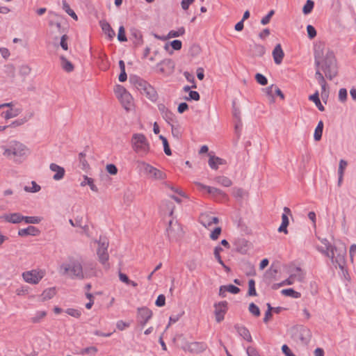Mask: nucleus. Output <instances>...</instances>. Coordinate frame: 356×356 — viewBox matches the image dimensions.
<instances>
[{
    "label": "nucleus",
    "mask_w": 356,
    "mask_h": 356,
    "mask_svg": "<svg viewBox=\"0 0 356 356\" xmlns=\"http://www.w3.org/2000/svg\"><path fill=\"white\" fill-rule=\"evenodd\" d=\"M321 67L328 79L332 80L336 76L337 74V60L332 51H328L326 53Z\"/></svg>",
    "instance_id": "obj_3"
},
{
    "label": "nucleus",
    "mask_w": 356,
    "mask_h": 356,
    "mask_svg": "<svg viewBox=\"0 0 356 356\" xmlns=\"http://www.w3.org/2000/svg\"><path fill=\"white\" fill-rule=\"evenodd\" d=\"M282 350L283 352V353L286 355V356H296L291 350V349L289 348V346L286 344H284L282 346Z\"/></svg>",
    "instance_id": "obj_64"
},
{
    "label": "nucleus",
    "mask_w": 356,
    "mask_h": 356,
    "mask_svg": "<svg viewBox=\"0 0 356 356\" xmlns=\"http://www.w3.org/2000/svg\"><path fill=\"white\" fill-rule=\"evenodd\" d=\"M348 92L346 88H341L339 91V100L344 102L347 99Z\"/></svg>",
    "instance_id": "obj_53"
},
{
    "label": "nucleus",
    "mask_w": 356,
    "mask_h": 356,
    "mask_svg": "<svg viewBox=\"0 0 356 356\" xmlns=\"http://www.w3.org/2000/svg\"><path fill=\"white\" fill-rule=\"evenodd\" d=\"M184 348L191 353H198L205 350L206 345L202 342L195 341L188 343Z\"/></svg>",
    "instance_id": "obj_18"
},
{
    "label": "nucleus",
    "mask_w": 356,
    "mask_h": 356,
    "mask_svg": "<svg viewBox=\"0 0 356 356\" xmlns=\"http://www.w3.org/2000/svg\"><path fill=\"white\" fill-rule=\"evenodd\" d=\"M131 36L134 39V43L136 45H140L143 42V36L140 31L136 28L130 29Z\"/></svg>",
    "instance_id": "obj_23"
},
{
    "label": "nucleus",
    "mask_w": 356,
    "mask_h": 356,
    "mask_svg": "<svg viewBox=\"0 0 356 356\" xmlns=\"http://www.w3.org/2000/svg\"><path fill=\"white\" fill-rule=\"evenodd\" d=\"M42 218L40 216H23V220L26 224H39L42 221Z\"/></svg>",
    "instance_id": "obj_38"
},
{
    "label": "nucleus",
    "mask_w": 356,
    "mask_h": 356,
    "mask_svg": "<svg viewBox=\"0 0 356 356\" xmlns=\"http://www.w3.org/2000/svg\"><path fill=\"white\" fill-rule=\"evenodd\" d=\"M63 275H68L72 279L84 280L95 275V264L83 262L81 258H70L69 263L60 265Z\"/></svg>",
    "instance_id": "obj_1"
},
{
    "label": "nucleus",
    "mask_w": 356,
    "mask_h": 356,
    "mask_svg": "<svg viewBox=\"0 0 356 356\" xmlns=\"http://www.w3.org/2000/svg\"><path fill=\"white\" fill-rule=\"evenodd\" d=\"M170 45L174 50H179L181 49L182 42L179 40H174L170 42Z\"/></svg>",
    "instance_id": "obj_60"
},
{
    "label": "nucleus",
    "mask_w": 356,
    "mask_h": 356,
    "mask_svg": "<svg viewBox=\"0 0 356 356\" xmlns=\"http://www.w3.org/2000/svg\"><path fill=\"white\" fill-rule=\"evenodd\" d=\"M84 181L81 183V186H84L86 184L90 186V189L92 191L97 192L98 191L97 186L93 183V179L88 176L85 175L83 177Z\"/></svg>",
    "instance_id": "obj_34"
},
{
    "label": "nucleus",
    "mask_w": 356,
    "mask_h": 356,
    "mask_svg": "<svg viewBox=\"0 0 356 356\" xmlns=\"http://www.w3.org/2000/svg\"><path fill=\"white\" fill-rule=\"evenodd\" d=\"M31 68L27 65H22L19 68V74L24 76L29 75L31 72Z\"/></svg>",
    "instance_id": "obj_56"
},
{
    "label": "nucleus",
    "mask_w": 356,
    "mask_h": 356,
    "mask_svg": "<svg viewBox=\"0 0 356 356\" xmlns=\"http://www.w3.org/2000/svg\"><path fill=\"white\" fill-rule=\"evenodd\" d=\"M140 163L143 166L145 172L149 175L150 178L157 180H163L165 178V174L159 169L144 161Z\"/></svg>",
    "instance_id": "obj_9"
},
{
    "label": "nucleus",
    "mask_w": 356,
    "mask_h": 356,
    "mask_svg": "<svg viewBox=\"0 0 356 356\" xmlns=\"http://www.w3.org/2000/svg\"><path fill=\"white\" fill-rule=\"evenodd\" d=\"M321 58V51L319 50H315L314 51V62L315 65L317 67V70L315 73V78L318 81V83H323L325 82V79L323 75V74L320 72L319 67L321 65L320 59Z\"/></svg>",
    "instance_id": "obj_14"
},
{
    "label": "nucleus",
    "mask_w": 356,
    "mask_h": 356,
    "mask_svg": "<svg viewBox=\"0 0 356 356\" xmlns=\"http://www.w3.org/2000/svg\"><path fill=\"white\" fill-rule=\"evenodd\" d=\"M249 311L250 312L255 316H260V309L257 305H256L254 302H251L249 305Z\"/></svg>",
    "instance_id": "obj_48"
},
{
    "label": "nucleus",
    "mask_w": 356,
    "mask_h": 356,
    "mask_svg": "<svg viewBox=\"0 0 356 356\" xmlns=\"http://www.w3.org/2000/svg\"><path fill=\"white\" fill-rule=\"evenodd\" d=\"M171 64H172V60L170 59L163 60L162 61L156 65L158 72H160L161 74L165 73V70L164 67H162V65H171Z\"/></svg>",
    "instance_id": "obj_45"
},
{
    "label": "nucleus",
    "mask_w": 356,
    "mask_h": 356,
    "mask_svg": "<svg viewBox=\"0 0 356 356\" xmlns=\"http://www.w3.org/2000/svg\"><path fill=\"white\" fill-rule=\"evenodd\" d=\"M49 168L51 171L56 172L53 176V179L54 180L58 181L63 178L65 175V169L63 167L56 163H51Z\"/></svg>",
    "instance_id": "obj_19"
},
{
    "label": "nucleus",
    "mask_w": 356,
    "mask_h": 356,
    "mask_svg": "<svg viewBox=\"0 0 356 356\" xmlns=\"http://www.w3.org/2000/svg\"><path fill=\"white\" fill-rule=\"evenodd\" d=\"M95 243L98 244L97 254L99 260L102 264H105L109 258L108 253V240L106 237L100 236L99 240H96Z\"/></svg>",
    "instance_id": "obj_7"
},
{
    "label": "nucleus",
    "mask_w": 356,
    "mask_h": 356,
    "mask_svg": "<svg viewBox=\"0 0 356 356\" xmlns=\"http://www.w3.org/2000/svg\"><path fill=\"white\" fill-rule=\"evenodd\" d=\"M118 40L120 42H126L127 40L125 35V29L123 26H120L118 30Z\"/></svg>",
    "instance_id": "obj_49"
},
{
    "label": "nucleus",
    "mask_w": 356,
    "mask_h": 356,
    "mask_svg": "<svg viewBox=\"0 0 356 356\" xmlns=\"http://www.w3.org/2000/svg\"><path fill=\"white\" fill-rule=\"evenodd\" d=\"M85 157H86L85 153H83V152L79 153V159L80 164L81 165V168L83 170H86V168H88L89 167V165H88Z\"/></svg>",
    "instance_id": "obj_50"
},
{
    "label": "nucleus",
    "mask_w": 356,
    "mask_h": 356,
    "mask_svg": "<svg viewBox=\"0 0 356 356\" xmlns=\"http://www.w3.org/2000/svg\"><path fill=\"white\" fill-rule=\"evenodd\" d=\"M284 54L282 49L281 44H277L273 51V57L274 59V62L279 65L282 62Z\"/></svg>",
    "instance_id": "obj_20"
},
{
    "label": "nucleus",
    "mask_w": 356,
    "mask_h": 356,
    "mask_svg": "<svg viewBox=\"0 0 356 356\" xmlns=\"http://www.w3.org/2000/svg\"><path fill=\"white\" fill-rule=\"evenodd\" d=\"M168 237L171 241H177L183 236V230L181 225L177 221L170 220L166 229Z\"/></svg>",
    "instance_id": "obj_8"
},
{
    "label": "nucleus",
    "mask_w": 356,
    "mask_h": 356,
    "mask_svg": "<svg viewBox=\"0 0 356 356\" xmlns=\"http://www.w3.org/2000/svg\"><path fill=\"white\" fill-rule=\"evenodd\" d=\"M143 94L152 102H155L158 99V94L155 88L151 85L146 88V90H145Z\"/></svg>",
    "instance_id": "obj_22"
},
{
    "label": "nucleus",
    "mask_w": 356,
    "mask_h": 356,
    "mask_svg": "<svg viewBox=\"0 0 356 356\" xmlns=\"http://www.w3.org/2000/svg\"><path fill=\"white\" fill-rule=\"evenodd\" d=\"M43 277L44 273L42 272L37 271L35 270L26 271L22 273V277L24 280L26 282L32 284H36L39 283Z\"/></svg>",
    "instance_id": "obj_10"
},
{
    "label": "nucleus",
    "mask_w": 356,
    "mask_h": 356,
    "mask_svg": "<svg viewBox=\"0 0 356 356\" xmlns=\"http://www.w3.org/2000/svg\"><path fill=\"white\" fill-rule=\"evenodd\" d=\"M200 98V94L195 90H191L188 93V97L186 99L187 100H195L198 101Z\"/></svg>",
    "instance_id": "obj_54"
},
{
    "label": "nucleus",
    "mask_w": 356,
    "mask_h": 356,
    "mask_svg": "<svg viewBox=\"0 0 356 356\" xmlns=\"http://www.w3.org/2000/svg\"><path fill=\"white\" fill-rule=\"evenodd\" d=\"M131 142L134 151L140 156H143L149 152V143L143 134H134Z\"/></svg>",
    "instance_id": "obj_4"
},
{
    "label": "nucleus",
    "mask_w": 356,
    "mask_h": 356,
    "mask_svg": "<svg viewBox=\"0 0 356 356\" xmlns=\"http://www.w3.org/2000/svg\"><path fill=\"white\" fill-rule=\"evenodd\" d=\"M19 114L17 111H13V109L8 110L5 112L4 118L6 119H10L16 117Z\"/></svg>",
    "instance_id": "obj_62"
},
{
    "label": "nucleus",
    "mask_w": 356,
    "mask_h": 356,
    "mask_svg": "<svg viewBox=\"0 0 356 356\" xmlns=\"http://www.w3.org/2000/svg\"><path fill=\"white\" fill-rule=\"evenodd\" d=\"M162 117L170 126L173 125L177 122L175 114L170 111L163 115Z\"/></svg>",
    "instance_id": "obj_36"
},
{
    "label": "nucleus",
    "mask_w": 356,
    "mask_h": 356,
    "mask_svg": "<svg viewBox=\"0 0 356 356\" xmlns=\"http://www.w3.org/2000/svg\"><path fill=\"white\" fill-rule=\"evenodd\" d=\"M165 297L164 295L160 294L156 300L155 305L157 307H163L165 305Z\"/></svg>",
    "instance_id": "obj_59"
},
{
    "label": "nucleus",
    "mask_w": 356,
    "mask_h": 356,
    "mask_svg": "<svg viewBox=\"0 0 356 356\" xmlns=\"http://www.w3.org/2000/svg\"><path fill=\"white\" fill-rule=\"evenodd\" d=\"M119 67L120 69V74L119 75L118 79L120 82H124L127 79V75L125 71V64L122 60L119 61Z\"/></svg>",
    "instance_id": "obj_33"
},
{
    "label": "nucleus",
    "mask_w": 356,
    "mask_h": 356,
    "mask_svg": "<svg viewBox=\"0 0 356 356\" xmlns=\"http://www.w3.org/2000/svg\"><path fill=\"white\" fill-rule=\"evenodd\" d=\"M185 33V29L184 26L179 27L177 30H171L168 32V38H177L183 35Z\"/></svg>",
    "instance_id": "obj_37"
},
{
    "label": "nucleus",
    "mask_w": 356,
    "mask_h": 356,
    "mask_svg": "<svg viewBox=\"0 0 356 356\" xmlns=\"http://www.w3.org/2000/svg\"><path fill=\"white\" fill-rule=\"evenodd\" d=\"M224 160L215 156H210L209 159V165L211 169L217 170L219 165H222Z\"/></svg>",
    "instance_id": "obj_24"
},
{
    "label": "nucleus",
    "mask_w": 356,
    "mask_h": 356,
    "mask_svg": "<svg viewBox=\"0 0 356 356\" xmlns=\"http://www.w3.org/2000/svg\"><path fill=\"white\" fill-rule=\"evenodd\" d=\"M61 60V67L62 68L67 72H70L73 71L74 66L72 63L69 61L65 56H60Z\"/></svg>",
    "instance_id": "obj_30"
},
{
    "label": "nucleus",
    "mask_w": 356,
    "mask_h": 356,
    "mask_svg": "<svg viewBox=\"0 0 356 356\" xmlns=\"http://www.w3.org/2000/svg\"><path fill=\"white\" fill-rule=\"evenodd\" d=\"M281 293L286 296L291 297L293 298H300L301 297V293L295 291L292 288L283 289L282 290Z\"/></svg>",
    "instance_id": "obj_31"
},
{
    "label": "nucleus",
    "mask_w": 356,
    "mask_h": 356,
    "mask_svg": "<svg viewBox=\"0 0 356 356\" xmlns=\"http://www.w3.org/2000/svg\"><path fill=\"white\" fill-rule=\"evenodd\" d=\"M47 315L45 311H38L35 312L34 316L31 317V321L33 323H38Z\"/></svg>",
    "instance_id": "obj_40"
},
{
    "label": "nucleus",
    "mask_w": 356,
    "mask_h": 356,
    "mask_svg": "<svg viewBox=\"0 0 356 356\" xmlns=\"http://www.w3.org/2000/svg\"><path fill=\"white\" fill-rule=\"evenodd\" d=\"M227 291L232 294H237L240 291V289L233 284L221 286L219 289V295H222V291Z\"/></svg>",
    "instance_id": "obj_28"
},
{
    "label": "nucleus",
    "mask_w": 356,
    "mask_h": 356,
    "mask_svg": "<svg viewBox=\"0 0 356 356\" xmlns=\"http://www.w3.org/2000/svg\"><path fill=\"white\" fill-rule=\"evenodd\" d=\"M255 79H256L257 82L261 86H266L268 84L267 78L262 74L257 73L255 74Z\"/></svg>",
    "instance_id": "obj_46"
},
{
    "label": "nucleus",
    "mask_w": 356,
    "mask_h": 356,
    "mask_svg": "<svg viewBox=\"0 0 356 356\" xmlns=\"http://www.w3.org/2000/svg\"><path fill=\"white\" fill-rule=\"evenodd\" d=\"M119 99H120L124 108L126 110H129L132 101V97L131 94L127 92L124 95H122V97H119Z\"/></svg>",
    "instance_id": "obj_27"
},
{
    "label": "nucleus",
    "mask_w": 356,
    "mask_h": 356,
    "mask_svg": "<svg viewBox=\"0 0 356 356\" xmlns=\"http://www.w3.org/2000/svg\"><path fill=\"white\" fill-rule=\"evenodd\" d=\"M99 26H101L102 31L107 35L108 39L109 40H112L115 35V33L110 24L105 20H101L99 22Z\"/></svg>",
    "instance_id": "obj_17"
},
{
    "label": "nucleus",
    "mask_w": 356,
    "mask_h": 356,
    "mask_svg": "<svg viewBox=\"0 0 356 356\" xmlns=\"http://www.w3.org/2000/svg\"><path fill=\"white\" fill-rule=\"evenodd\" d=\"M152 316V312L146 307L138 308L137 321L140 325L143 327Z\"/></svg>",
    "instance_id": "obj_11"
},
{
    "label": "nucleus",
    "mask_w": 356,
    "mask_h": 356,
    "mask_svg": "<svg viewBox=\"0 0 356 356\" xmlns=\"http://www.w3.org/2000/svg\"><path fill=\"white\" fill-rule=\"evenodd\" d=\"M221 233V228L220 227H216L210 234V238L212 240H216Z\"/></svg>",
    "instance_id": "obj_61"
},
{
    "label": "nucleus",
    "mask_w": 356,
    "mask_h": 356,
    "mask_svg": "<svg viewBox=\"0 0 356 356\" xmlns=\"http://www.w3.org/2000/svg\"><path fill=\"white\" fill-rule=\"evenodd\" d=\"M55 294H56V291H55L54 288L47 289L42 293V300H49V299L52 298L55 296Z\"/></svg>",
    "instance_id": "obj_39"
},
{
    "label": "nucleus",
    "mask_w": 356,
    "mask_h": 356,
    "mask_svg": "<svg viewBox=\"0 0 356 356\" xmlns=\"http://www.w3.org/2000/svg\"><path fill=\"white\" fill-rule=\"evenodd\" d=\"M195 184L197 186L198 189L201 191H207L209 194L211 195L213 197L224 198L226 194L220 189L204 185L200 182H196Z\"/></svg>",
    "instance_id": "obj_12"
},
{
    "label": "nucleus",
    "mask_w": 356,
    "mask_h": 356,
    "mask_svg": "<svg viewBox=\"0 0 356 356\" xmlns=\"http://www.w3.org/2000/svg\"><path fill=\"white\" fill-rule=\"evenodd\" d=\"M216 181L219 184L225 186V187H229L232 184V180L225 176H218L216 178Z\"/></svg>",
    "instance_id": "obj_35"
},
{
    "label": "nucleus",
    "mask_w": 356,
    "mask_h": 356,
    "mask_svg": "<svg viewBox=\"0 0 356 356\" xmlns=\"http://www.w3.org/2000/svg\"><path fill=\"white\" fill-rule=\"evenodd\" d=\"M348 163L343 160L341 159L339 161V168H338V175H343L344 170L346 167L347 166Z\"/></svg>",
    "instance_id": "obj_55"
},
{
    "label": "nucleus",
    "mask_w": 356,
    "mask_h": 356,
    "mask_svg": "<svg viewBox=\"0 0 356 356\" xmlns=\"http://www.w3.org/2000/svg\"><path fill=\"white\" fill-rule=\"evenodd\" d=\"M170 127L173 136L177 138H179L181 136V131L179 126H175V124H173Z\"/></svg>",
    "instance_id": "obj_63"
},
{
    "label": "nucleus",
    "mask_w": 356,
    "mask_h": 356,
    "mask_svg": "<svg viewBox=\"0 0 356 356\" xmlns=\"http://www.w3.org/2000/svg\"><path fill=\"white\" fill-rule=\"evenodd\" d=\"M159 138L162 140L165 154L168 156H170L172 154V152L167 138L162 135L159 136Z\"/></svg>",
    "instance_id": "obj_43"
},
{
    "label": "nucleus",
    "mask_w": 356,
    "mask_h": 356,
    "mask_svg": "<svg viewBox=\"0 0 356 356\" xmlns=\"http://www.w3.org/2000/svg\"><path fill=\"white\" fill-rule=\"evenodd\" d=\"M305 278V275L300 267H296L293 273L291 274V279L302 282Z\"/></svg>",
    "instance_id": "obj_25"
},
{
    "label": "nucleus",
    "mask_w": 356,
    "mask_h": 356,
    "mask_svg": "<svg viewBox=\"0 0 356 356\" xmlns=\"http://www.w3.org/2000/svg\"><path fill=\"white\" fill-rule=\"evenodd\" d=\"M309 99L312 101L315 104V105L316 106L319 111H323L325 110V108L321 104V102L319 99V95L318 91H316L313 95H310L309 97Z\"/></svg>",
    "instance_id": "obj_26"
},
{
    "label": "nucleus",
    "mask_w": 356,
    "mask_h": 356,
    "mask_svg": "<svg viewBox=\"0 0 356 356\" xmlns=\"http://www.w3.org/2000/svg\"><path fill=\"white\" fill-rule=\"evenodd\" d=\"M237 333L248 342H251L252 341V336L250 334V331L245 327L242 325H236L234 326Z\"/></svg>",
    "instance_id": "obj_21"
},
{
    "label": "nucleus",
    "mask_w": 356,
    "mask_h": 356,
    "mask_svg": "<svg viewBox=\"0 0 356 356\" xmlns=\"http://www.w3.org/2000/svg\"><path fill=\"white\" fill-rule=\"evenodd\" d=\"M323 130V121H319L314 134V138L316 141H318L321 139L322 134Z\"/></svg>",
    "instance_id": "obj_32"
},
{
    "label": "nucleus",
    "mask_w": 356,
    "mask_h": 356,
    "mask_svg": "<svg viewBox=\"0 0 356 356\" xmlns=\"http://www.w3.org/2000/svg\"><path fill=\"white\" fill-rule=\"evenodd\" d=\"M7 222L18 224L23 221V216L20 213H6L0 217Z\"/></svg>",
    "instance_id": "obj_15"
},
{
    "label": "nucleus",
    "mask_w": 356,
    "mask_h": 356,
    "mask_svg": "<svg viewBox=\"0 0 356 356\" xmlns=\"http://www.w3.org/2000/svg\"><path fill=\"white\" fill-rule=\"evenodd\" d=\"M273 15H274V10H271L266 16H264L261 19V24L262 25H266V24H268L270 20V18L272 17V16Z\"/></svg>",
    "instance_id": "obj_57"
},
{
    "label": "nucleus",
    "mask_w": 356,
    "mask_h": 356,
    "mask_svg": "<svg viewBox=\"0 0 356 356\" xmlns=\"http://www.w3.org/2000/svg\"><path fill=\"white\" fill-rule=\"evenodd\" d=\"M248 295L250 296H256L257 295L255 289V282L251 279L248 281Z\"/></svg>",
    "instance_id": "obj_44"
},
{
    "label": "nucleus",
    "mask_w": 356,
    "mask_h": 356,
    "mask_svg": "<svg viewBox=\"0 0 356 356\" xmlns=\"http://www.w3.org/2000/svg\"><path fill=\"white\" fill-rule=\"evenodd\" d=\"M311 337L310 330L304 325H299L293 330L292 338L297 343L306 345L309 342Z\"/></svg>",
    "instance_id": "obj_6"
},
{
    "label": "nucleus",
    "mask_w": 356,
    "mask_h": 356,
    "mask_svg": "<svg viewBox=\"0 0 356 356\" xmlns=\"http://www.w3.org/2000/svg\"><path fill=\"white\" fill-rule=\"evenodd\" d=\"M31 187L26 186H24V191L29 193H37L40 191L41 187L35 181H31Z\"/></svg>",
    "instance_id": "obj_41"
},
{
    "label": "nucleus",
    "mask_w": 356,
    "mask_h": 356,
    "mask_svg": "<svg viewBox=\"0 0 356 356\" xmlns=\"http://www.w3.org/2000/svg\"><path fill=\"white\" fill-rule=\"evenodd\" d=\"M149 83H148L146 81L138 78L135 82V86L136 88L143 94L146 88L149 86Z\"/></svg>",
    "instance_id": "obj_29"
},
{
    "label": "nucleus",
    "mask_w": 356,
    "mask_h": 356,
    "mask_svg": "<svg viewBox=\"0 0 356 356\" xmlns=\"http://www.w3.org/2000/svg\"><path fill=\"white\" fill-rule=\"evenodd\" d=\"M4 152L3 154L8 158H13L16 163L22 162L29 153L28 147L23 143L11 140L7 147L3 146Z\"/></svg>",
    "instance_id": "obj_2"
},
{
    "label": "nucleus",
    "mask_w": 356,
    "mask_h": 356,
    "mask_svg": "<svg viewBox=\"0 0 356 356\" xmlns=\"http://www.w3.org/2000/svg\"><path fill=\"white\" fill-rule=\"evenodd\" d=\"M40 232V230L36 227L29 225L26 228L19 229L18 236L22 237L26 236H36L39 235Z\"/></svg>",
    "instance_id": "obj_16"
},
{
    "label": "nucleus",
    "mask_w": 356,
    "mask_h": 356,
    "mask_svg": "<svg viewBox=\"0 0 356 356\" xmlns=\"http://www.w3.org/2000/svg\"><path fill=\"white\" fill-rule=\"evenodd\" d=\"M216 320L218 323L221 322L225 317V314L227 309V302L222 301L214 305Z\"/></svg>",
    "instance_id": "obj_13"
},
{
    "label": "nucleus",
    "mask_w": 356,
    "mask_h": 356,
    "mask_svg": "<svg viewBox=\"0 0 356 356\" xmlns=\"http://www.w3.org/2000/svg\"><path fill=\"white\" fill-rule=\"evenodd\" d=\"M314 6V2L312 0H307L305 4L303 6L302 13L305 15L309 14L312 11Z\"/></svg>",
    "instance_id": "obj_42"
},
{
    "label": "nucleus",
    "mask_w": 356,
    "mask_h": 356,
    "mask_svg": "<svg viewBox=\"0 0 356 356\" xmlns=\"http://www.w3.org/2000/svg\"><path fill=\"white\" fill-rule=\"evenodd\" d=\"M346 248L345 245L341 244L339 246H334L330 251V258L333 264H336L339 268L343 269L345 265V255Z\"/></svg>",
    "instance_id": "obj_5"
},
{
    "label": "nucleus",
    "mask_w": 356,
    "mask_h": 356,
    "mask_svg": "<svg viewBox=\"0 0 356 356\" xmlns=\"http://www.w3.org/2000/svg\"><path fill=\"white\" fill-rule=\"evenodd\" d=\"M307 31L309 39H313L316 36V31L312 25L307 26Z\"/></svg>",
    "instance_id": "obj_52"
},
{
    "label": "nucleus",
    "mask_w": 356,
    "mask_h": 356,
    "mask_svg": "<svg viewBox=\"0 0 356 356\" xmlns=\"http://www.w3.org/2000/svg\"><path fill=\"white\" fill-rule=\"evenodd\" d=\"M232 194L236 198H242L244 195V191L241 188H233Z\"/></svg>",
    "instance_id": "obj_58"
},
{
    "label": "nucleus",
    "mask_w": 356,
    "mask_h": 356,
    "mask_svg": "<svg viewBox=\"0 0 356 356\" xmlns=\"http://www.w3.org/2000/svg\"><path fill=\"white\" fill-rule=\"evenodd\" d=\"M82 220L83 218L80 216H77L75 218L74 220L70 219L69 222L72 227H82Z\"/></svg>",
    "instance_id": "obj_51"
},
{
    "label": "nucleus",
    "mask_w": 356,
    "mask_h": 356,
    "mask_svg": "<svg viewBox=\"0 0 356 356\" xmlns=\"http://www.w3.org/2000/svg\"><path fill=\"white\" fill-rule=\"evenodd\" d=\"M65 313L76 318H79L81 315V312L80 310L74 308L67 309L65 310Z\"/></svg>",
    "instance_id": "obj_47"
}]
</instances>
